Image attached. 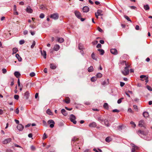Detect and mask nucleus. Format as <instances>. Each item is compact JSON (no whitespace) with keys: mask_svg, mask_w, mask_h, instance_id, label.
<instances>
[{"mask_svg":"<svg viewBox=\"0 0 152 152\" xmlns=\"http://www.w3.org/2000/svg\"><path fill=\"white\" fill-rule=\"evenodd\" d=\"M121 72L124 75L126 76L129 73V69L127 67H125L124 70L122 71Z\"/></svg>","mask_w":152,"mask_h":152,"instance_id":"obj_1","label":"nucleus"},{"mask_svg":"<svg viewBox=\"0 0 152 152\" xmlns=\"http://www.w3.org/2000/svg\"><path fill=\"white\" fill-rule=\"evenodd\" d=\"M69 118L70 121L72 122L74 124H76L77 123V121L75 120L76 119L75 116L73 114H71L70 115Z\"/></svg>","mask_w":152,"mask_h":152,"instance_id":"obj_2","label":"nucleus"},{"mask_svg":"<svg viewBox=\"0 0 152 152\" xmlns=\"http://www.w3.org/2000/svg\"><path fill=\"white\" fill-rule=\"evenodd\" d=\"M50 17L54 20H57L59 18L58 15L57 13H55L50 15Z\"/></svg>","mask_w":152,"mask_h":152,"instance_id":"obj_3","label":"nucleus"},{"mask_svg":"<svg viewBox=\"0 0 152 152\" xmlns=\"http://www.w3.org/2000/svg\"><path fill=\"white\" fill-rule=\"evenodd\" d=\"M148 132L147 131H141V130H139L137 132V133L139 135L141 134L144 136L148 134Z\"/></svg>","mask_w":152,"mask_h":152,"instance_id":"obj_4","label":"nucleus"},{"mask_svg":"<svg viewBox=\"0 0 152 152\" xmlns=\"http://www.w3.org/2000/svg\"><path fill=\"white\" fill-rule=\"evenodd\" d=\"M48 123L49 124H50V126L51 128H53L54 126L55 122L54 121L52 120H50L48 121Z\"/></svg>","mask_w":152,"mask_h":152,"instance_id":"obj_5","label":"nucleus"},{"mask_svg":"<svg viewBox=\"0 0 152 152\" xmlns=\"http://www.w3.org/2000/svg\"><path fill=\"white\" fill-rule=\"evenodd\" d=\"M131 145L132 147L131 151L132 152H135V150L138 149V147L134 144H131Z\"/></svg>","mask_w":152,"mask_h":152,"instance_id":"obj_6","label":"nucleus"},{"mask_svg":"<svg viewBox=\"0 0 152 152\" xmlns=\"http://www.w3.org/2000/svg\"><path fill=\"white\" fill-rule=\"evenodd\" d=\"M145 123L143 120H141L139 122L138 126L140 127H145Z\"/></svg>","mask_w":152,"mask_h":152,"instance_id":"obj_7","label":"nucleus"},{"mask_svg":"<svg viewBox=\"0 0 152 152\" xmlns=\"http://www.w3.org/2000/svg\"><path fill=\"white\" fill-rule=\"evenodd\" d=\"M110 51L111 53L114 55H116L118 53L117 50L115 48L111 49Z\"/></svg>","mask_w":152,"mask_h":152,"instance_id":"obj_8","label":"nucleus"},{"mask_svg":"<svg viewBox=\"0 0 152 152\" xmlns=\"http://www.w3.org/2000/svg\"><path fill=\"white\" fill-rule=\"evenodd\" d=\"M12 140L11 138H8L4 140L3 141V143L4 144H7L10 142Z\"/></svg>","mask_w":152,"mask_h":152,"instance_id":"obj_9","label":"nucleus"},{"mask_svg":"<svg viewBox=\"0 0 152 152\" xmlns=\"http://www.w3.org/2000/svg\"><path fill=\"white\" fill-rule=\"evenodd\" d=\"M75 14L76 16L79 19L81 17V15L80 13L77 11H75Z\"/></svg>","mask_w":152,"mask_h":152,"instance_id":"obj_10","label":"nucleus"},{"mask_svg":"<svg viewBox=\"0 0 152 152\" xmlns=\"http://www.w3.org/2000/svg\"><path fill=\"white\" fill-rule=\"evenodd\" d=\"M18 129L20 131H22L23 129L24 126L21 124H19L17 126Z\"/></svg>","mask_w":152,"mask_h":152,"instance_id":"obj_11","label":"nucleus"},{"mask_svg":"<svg viewBox=\"0 0 152 152\" xmlns=\"http://www.w3.org/2000/svg\"><path fill=\"white\" fill-rule=\"evenodd\" d=\"M26 11L28 13H31L33 12V10L31 8L30 6H28L27 7Z\"/></svg>","mask_w":152,"mask_h":152,"instance_id":"obj_12","label":"nucleus"},{"mask_svg":"<svg viewBox=\"0 0 152 152\" xmlns=\"http://www.w3.org/2000/svg\"><path fill=\"white\" fill-rule=\"evenodd\" d=\"M89 10V8L87 6H85L84 7L83 9V12H88Z\"/></svg>","mask_w":152,"mask_h":152,"instance_id":"obj_13","label":"nucleus"},{"mask_svg":"<svg viewBox=\"0 0 152 152\" xmlns=\"http://www.w3.org/2000/svg\"><path fill=\"white\" fill-rule=\"evenodd\" d=\"M96 126V124L95 122H93L89 124V126L90 127H94Z\"/></svg>","mask_w":152,"mask_h":152,"instance_id":"obj_14","label":"nucleus"},{"mask_svg":"<svg viewBox=\"0 0 152 152\" xmlns=\"http://www.w3.org/2000/svg\"><path fill=\"white\" fill-rule=\"evenodd\" d=\"M40 52L41 53L42 55V56H43V57L44 58H46V56H47V54H46V51L45 50H43V53L42 52V50H40Z\"/></svg>","mask_w":152,"mask_h":152,"instance_id":"obj_15","label":"nucleus"},{"mask_svg":"<svg viewBox=\"0 0 152 152\" xmlns=\"http://www.w3.org/2000/svg\"><path fill=\"white\" fill-rule=\"evenodd\" d=\"M60 48V46L58 44L55 45L54 47V50L57 51Z\"/></svg>","mask_w":152,"mask_h":152,"instance_id":"obj_16","label":"nucleus"},{"mask_svg":"<svg viewBox=\"0 0 152 152\" xmlns=\"http://www.w3.org/2000/svg\"><path fill=\"white\" fill-rule=\"evenodd\" d=\"M14 74L15 76L17 78H19V77L20 76V73L18 72L17 71L15 72L14 73Z\"/></svg>","mask_w":152,"mask_h":152,"instance_id":"obj_17","label":"nucleus"},{"mask_svg":"<svg viewBox=\"0 0 152 152\" xmlns=\"http://www.w3.org/2000/svg\"><path fill=\"white\" fill-rule=\"evenodd\" d=\"M143 7H144V9L146 11L150 9V7H149V5L148 4H146L145 5H144Z\"/></svg>","mask_w":152,"mask_h":152,"instance_id":"obj_18","label":"nucleus"},{"mask_svg":"<svg viewBox=\"0 0 152 152\" xmlns=\"http://www.w3.org/2000/svg\"><path fill=\"white\" fill-rule=\"evenodd\" d=\"M109 79H107V82H106L105 81H104L102 83V84L103 86L107 85L109 83Z\"/></svg>","mask_w":152,"mask_h":152,"instance_id":"obj_19","label":"nucleus"},{"mask_svg":"<svg viewBox=\"0 0 152 152\" xmlns=\"http://www.w3.org/2000/svg\"><path fill=\"white\" fill-rule=\"evenodd\" d=\"M61 113L64 116H66L67 115V113L66 111L64 109H62L61 111Z\"/></svg>","mask_w":152,"mask_h":152,"instance_id":"obj_20","label":"nucleus"},{"mask_svg":"<svg viewBox=\"0 0 152 152\" xmlns=\"http://www.w3.org/2000/svg\"><path fill=\"white\" fill-rule=\"evenodd\" d=\"M50 67L52 69H55L56 67V65L53 64H50Z\"/></svg>","mask_w":152,"mask_h":152,"instance_id":"obj_21","label":"nucleus"},{"mask_svg":"<svg viewBox=\"0 0 152 152\" xmlns=\"http://www.w3.org/2000/svg\"><path fill=\"white\" fill-rule=\"evenodd\" d=\"M15 57L18 59L19 61H22V58L18 54H16L15 55Z\"/></svg>","mask_w":152,"mask_h":152,"instance_id":"obj_22","label":"nucleus"},{"mask_svg":"<svg viewBox=\"0 0 152 152\" xmlns=\"http://www.w3.org/2000/svg\"><path fill=\"white\" fill-rule=\"evenodd\" d=\"M57 41L61 43L64 42V39L62 38H58Z\"/></svg>","mask_w":152,"mask_h":152,"instance_id":"obj_23","label":"nucleus"},{"mask_svg":"<svg viewBox=\"0 0 152 152\" xmlns=\"http://www.w3.org/2000/svg\"><path fill=\"white\" fill-rule=\"evenodd\" d=\"M143 115L145 118H147L149 116V114L148 112H144L143 113Z\"/></svg>","mask_w":152,"mask_h":152,"instance_id":"obj_24","label":"nucleus"},{"mask_svg":"<svg viewBox=\"0 0 152 152\" xmlns=\"http://www.w3.org/2000/svg\"><path fill=\"white\" fill-rule=\"evenodd\" d=\"M18 51L17 48H15L12 49V54L16 53Z\"/></svg>","mask_w":152,"mask_h":152,"instance_id":"obj_25","label":"nucleus"},{"mask_svg":"<svg viewBox=\"0 0 152 152\" xmlns=\"http://www.w3.org/2000/svg\"><path fill=\"white\" fill-rule=\"evenodd\" d=\"M46 113L49 115H53V113L50 109H48L46 111Z\"/></svg>","mask_w":152,"mask_h":152,"instance_id":"obj_26","label":"nucleus"},{"mask_svg":"<svg viewBox=\"0 0 152 152\" xmlns=\"http://www.w3.org/2000/svg\"><path fill=\"white\" fill-rule=\"evenodd\" d=\"M104 123L105 125L107 126H109L110 124L109 123L108 121L107 120L105 119L104 120Z\"/></svg>","mask_w":152,"mask_h":152,"instance_id":"obj_27","label":"nucleus"},{"mask_svg":"<svg viewBox=\"0 0 152 152\" xmlns=\"http://www.w3.org/2000/svg\"><path fill=\"white\" fill-rule=\"evenodd\" d=\"M78 48L80 50L84 49L83 45L81 43L79 44L78 46Z\"/></svg>","mask_w":152,"mask_h":152,"instance_id":"obj_28","label":"nucleus"},{"mask_svg":"<svg viewBox=\"0 0 152 152\" xmlns=\"http://www.w3.org/2000/svg\"><path fill=\"white\" fill-rule=\"evenodd\" d=\"M29 96V93L28 91H27L25 93V96L26 99H28Z\"/></svg>","mask_w":152,"mask_h":152,"instance_id":"obj_29","label":"nucleus"},{"mask_svg":"<svg viewBox=\"0 0 152 152\" xmlns=\"http://www.w3.org/2000/svg\"><path fill=\"white\" fill-rule=\"evenodd\" d=\"M39 8L41 9L44 10L45 9H47V8L45 6L43 5H41L39 6Z\"/></svg>","mask_w":152,"mask_h":152,"instance_id":"obj_30","label":"nucleus"},{"mask_svg":"<svg viewBox=\"0 0 152 152\" xmlns=\"http://www.w3.org/2000/svg\"><path fill=\"white\" fill-rule=\"evenodd\" d=\"M93 67L92 66H90L88 69V71L89 72H92L93 71Z\"/></svg>","mask_w":152,"mask_h":152,"instance_id":"obj_31","label":"nucleus"},{"mask_svg":"<svg viewBox=\"0 0 152 152\" xmlns=\"http://www.w3.org/2000/svg\"><path fill=\"white\" fill-rule=\"evenodd\" d=\"M65 102L67 104L69 103L70 102V99L69 97H66L65 100Z\"/></svg>","mask_w":152,"mask_h":152,"instance_id":"obj_32","label":"nucleus"},{"mask_svg":"<svg viewBox=\"0 0 152 152\" xmlns=\"http://www.w3.org/2000/svg\"><path fill=\"white\" fill-rule=\"evenodd\" d=\"M98 50L99 51L100 54L101 55H103L104 54V51L103 50L101 49H98Z\"/></svg>","mask_w":152,"mask_h":152,"instance_id":"obj_33","label":"nucleus"},{"mask_svg":"<svg viewBox=\"0 0 152 152\" xmlns=\"http://www.w3.org/2000/svg\"><path fill=\"white\" fill-rule=\"evenodd\" d=\"M103 107L104 108L106 109H108L109 108L108 105L107 103H104Z\"/></svg>","mask_w":152,"mask_h":152,"instance_id":"obj_34","label":"nucleus"},{"mask_svg":"<svg viewBox=\"0 0 152 152\" xmlns=\"http://www.w3.org/2000/svg\"><path fill=\"white\" fill-rule=\"evenodd\" d=\"M102 11L101 10H98L97 11V12H96V13H97V14L100 15H102Z\"/></svg>","mask_w":152,"mask_h":152,"instance_id":"obj_35","label":"nucleus"},{"mask_svg":"<svg viewBox=\"0 0 152 152\" xmlns=\"http://www.w3.org/2000/svg\"><path fill=\"white\" fill-rule=\"evenodd\" d=\"M91 56L92 58L93 59L96 60H97V59L95 57V54L94 53H92V54H91Z\"/></svg>","mask_w":152,"mask_h":152,"instance_id":"obj_36","label":"nucleus"},{"mask_svg":"<svg viewBox=\"0 0 152 152\" xmlns=\"http://www.w3.org/2000/svg\"><path fill=\"white\" fill-rule=\"evenodd\" d=\"M124 17L128 21H130L131 22H132V21L131 19L129 18L126 15H124Z\"/></svg>","mask_w":152,"mask_h":152,"instance_id":"obj_37","label":"nucleus"},{"mask_svg":"<svg viewBox=\"0 0 152 152\" xmlns=\"http://www.w3.org/2000/svg\"><path fill=\"white\" fill-rule=\"evenodd\" d=\"M111 140V139L110 137H107L105 139V141L107 142H109Z\"/></svg>","mask_w":152,"mask_h":152,"instance_id":"obj_38","label":"nucleus"},{"mask_svg":"<svg viewBox=\"0 0 152 152\" xmlns=\"http://www.w3.org/2000/svg\"><path fill=\"white\" fill-rule=\"evenodd\" d=\"M96 76L98 78H101L102 76V74L100 73H99L97 74Z\"/></svg>","mask_w":152,"mask_h":152,"instance_id":"obj_39","label":"nucleus"},{"mask_svg":"<svg viewBox=\"0 0 152 152\" xmlns=\"http://www.w3.org/2000/svg\"><path fill=\"white\" fill-rule=\"evenodd\" d=\"M123 99H124V98L122 97V98H121L120 99H118L117 101L118 103L119 104L121 103V102L122 100Z\"/></svg>","mask_w":152,"mask_h":152,"instance_id":"obj_40","label":"nucleus"},{"mask_svg":"<svg viewBox=\"0 0 152 152\" xmlns=\"http://www.w3.org/2000/svg\"><path fill=\"white\" fill-rule=\"evenodd\" d=\"M92 82H94L96 80V77H93L91 79Z\"/></svg>","mask_w":152,"mask_h":152,"instance_id":"obj_41","label":"nucleus"},{"mask_svg":"<svg viewBox=\"0 0 152 152\" xmlns=\"http://www.w3.org/2000/svg\"><path fill=\"white\" fill-rule=\"evenodd\" d=\"M35 42L34 41H33L32 45L31 46V48H33L35 45Z\"/></svg>","mask_w":152,"mask_h":152,"instance_id":"obj_42","label":"nucleus"},{"mask_svg":"<svg viewBox=\"0 0 152 152\" xmlns=\"http://www.w3.org/2000/svg\"><path fill=\"white\" fill-rule=\"evenodd\" d=\"M93 150L96 152H102V151L99 149H98V150H97L96 149L94 148L93 149Z\"/></svg>","mask_w":152,"mask_h":152,"instance_id":"obj_43","label":"nucleus"},{"mask_svg":"<svg viewBox=\"0 0 152 152\" xmlns=\"http://www.w3.org/2000/svg\"><path fill=\"white\" fill-rule=\"evenodd\" d=\"M35 74L34 72H32L30 74V76L31 77H33L35 76Z\"/></svg>","mask_w":152,"mask_h":152,"instance_id":"obj_44","label":"nucleus"},{"mask_svg":"<svg viewBox=\"0 0 152 152\" xmlns=\"http://www.w3.org/2000/svg\"><path fill=\"white\" fill-rule=\"evenodd\" d=\"M45 17V15L44 14L41 13L40 15L39 18H43Z\"/></svg>","mask_w":152,"mask_h":152,"instance_id":"obj_45","label":"nucleus"},{"mask_svg":"<svg viewBox=\"0 0 152 152\" xmlns=\"http://www.w3.org/2000/svg\"><path fill=\"white\" fill-rule=\"evenodd\" d=\"M146 87H147V88L148 89V90H149V91H152V88L149 86H147Z\"/></svg>","mask_w":152,"mask_h":152,"instance_id":"obj_46","label":"nucleus"},{"mask_svg":"<svg viewBox=\"0 0 152 152\" xmlns=\"http://www.w3.org/2000/svg\"><path fill=\"white\" fill-rule=\"evenodd\" d=\"M15 99L18 100L19 98V96L17 95H15L14 96Z\"/></svg>","mask_w":152,"mask_h":152,"instance_id":"obj_47","label":"nucleus"},{"mask_svg":"<svg viewBox=\"0 0 152 152\" xmlns=\"http://www.w3.org/2000/svg\"><path fill=\"white\" fill-rule=\"evenodd\" d=\"M24 42H25V41L23 40H20L19 41V44L20 45H21L23 44L24 43Z\"/></svg>","mask_w":152,"mask_h":152,"instance_id":"obj_48","label":"nucleus"},{"mask_svg":"<svg viewBox=\"0 0 152 152\" xmlns=\"http://www.w3.org/2000/svg\"><path fill=\"white\" fill-rule=\"evenodd\" d=\"M130 124L132 125H133V126H132L134 127V128L136 126V124H134V123L132 121H131L130 122Z\"/></svg>","mask_w":152,"mask_h":152,"instance_id":"obj_49","label":"nucleus"},{"mask_svg":"<svg viewBox=\"0 0 152 152\" xmlns=\"http://www.w3.org/2000/svg\"><path fill=\"white\" fill-rule=\"evenodd\" d=\"M14 146L16 147L23 148H22L21 146H20L19 145H18L15 143H14Z\"/></svg>","mask_w":152,"mask_h":152,"instance_id":"obj_50","label":"nucleus"},{"mask_svg":"<svg viewBox=\"0 0 152 152\" xmlns=\"http://www.w3.org/2000/svg\"><path fill=\"white\" fill-rule=\"evenodd\" d=\"M97 30L98 31L101 32H102L103 31L102 30L101 28L99 27H98L97 28Z\"/></svg>","mask_w":152,"mask_h":152,"instance_id":"obj_51","label":"nucleus"},{"mask_svg":"<svg viewBox=\"0 0 152 152\" xmlns=\"http://www.w3.org/2000/svg\"><path fill=\"white\" fill-rule=\"evenodd\" d=\"M31 150L33 151L34 150L36 149L34 145H31Z\"/></svg>","mask_w":152,"mask_h":152,"instance_id":"obj_52","label":"nucleus"},{"mask_svg":"<svg viewBox=\"0 0 152 152\" xmlns=\"http://www.w3.org/2000/svg\"><path fill=\"white\" fill-rule=\"evenodd\" d=\"M2 72L4 74H5L6 73L7 71L5 69H2Z\"/></svg>","mask_w":152,"mask_h":152,"instance_id":"obj_53","label":"nucleus"},{"mask_svg":"<svg viewBox=\"0 0 152 152\" xmlns=\"http://www.w3.org/2000/svg\"><path fill=\"white\" fill-rule=\"evenodd\" d=\"M47 138V136L45 134V133L44 134H43V137H42V139H43V140H44L46 138Z\"/></svg>","mask_w":152,"mask_h":152,"instance_id":"obj_54","label":"nucleus"},{"mask_svg":"<svg viewBox=\"0 0 152 152\" xmlns=\"http://www.w3.org/2000/svg\"><path fill=\"white\" fill-rule=\"evenodd\" d=\"M129 7L132 9H135L136 7L134 6H129Z\"/></svg>","mask_w":152,"mask_h":152,"instance_id":"obj_55","label":"nucleus"},{"mask_svg":"<svg viewBox=\"0 0 152 152\" xmlns=\"http://www.w3.org/2000/svg\"><path fill=\"white\" fill-rule=\"evenodd\" d=\"M112 111L113 112H118V113L119 112V110L117 109H115L113 110H112Z\"/></svg>","mask_w":152,"mask_h":152,"instance_id":"obj_56","label":"nucleus"},{"mask_svg":"<svg viewBox=\"0 0 152 152\" xmlns=\"http://www.w3.org/2000/svg\"><path fill=\"white\" fill-rule=\"evenodd\" d=\"M104 119L102 118L101 117H99L98 118V120L99 121L102 122L103 121Z\"/></svg>","mask_w":152,"mask_h":152,"instance_id":"obj_57","label":"nucleus"},{"mask_svg":"<svg viewBox=\"0 0 152 152\" xmlns=\"http://www.w3.org/2000/svg\"><path fill=\"white\" fill-rule=\"evenodd\" d=\"M120 83V86L121 87H123L125 83H123V82H121Z\"/></svg>","mask_w":152,"mask_h":152,"instance_id":"obj_58","label":"nucleus"},{"mask_svg":"<svg viewBox=\"0 0 152 152\" xmlns=\"http://www.w3.org/2000/svg\"><path fill=\"white\" fill-rule=\"evenodd\" d=\"M28 31L27 30H25L23 31V34L24 35H26L27 34Z\"/></svg>","mask_w":152,"mask_h":152,"instance_id":"obj_59","label":"nucleus"},{"mask_svg":"<svg viewBox=\"0 0 152 152\" xmlns=\"http://www.w3.org/2000/svg\"><path fill=\"white\" fill-rule=\"evenodd\" d=\"M98 43V41L97 40H95L92 42L93 45H95L97 44Z\"/></svg>","mask_w":152,"mask_h":152,"instance_id":"obj_60","label":"nucleus"},{"mask_svg":"<svg viewBox=\"0 0 152 152\" xmlns=\"http://www.w3.org/2000/svg\"><path fill=\"white\" fill-rule=\"evenodd\" d=\"M101 46H102V45L100 44H98L96 46V47H97V48H101Z\"/></svg>","mask_w":152,"mask_h":152,"instance_id":"obj_61","label":"nucleus"},{"mask_svg":"<svg viewBox=\"0 0 152 152\" xmlns=\"http://www.w3.org/2000/svg\"><path fill=\"white\" fill-rule=\"evenodd\" d=\"M133 107L134 109L135 110H137V106L136 105H133Z\"/></svg>","mask_w":152,"mask_h":152,"instance_id":"obj_62","label":"nucleus"},{"mask_svg":"<svg viewBox=\"0 0 152 152\" xmlns=\"http://www.w3.org/2000/svg\"><path fill=\"white\" fill-rule=\"evenodd\" d=\"M15 113L16 114H18L19 113V110L18 108H17L15 110Z\"/></svg>","mask_w":152,"mask_h":152,"instance_id":"obj_63","label":"nucleus"},{"mask_svg":"<svg viewBox=\"0 0 152 152\" xmlns=\"http://www.w3.org/2000/svg\"><path fill=\"white\" fill-rule=\"evenodd\" d=\"M14 14L16 15H18V12L16 11H14Z\"/></svg>","mask_w":152,"mask_h":152,"instance_id":"obj_64","label":"nucleus"}]
</instances>
